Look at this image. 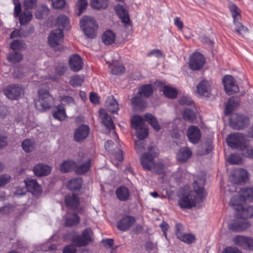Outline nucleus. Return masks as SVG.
Returning <instances> with one entry per match:
<instances>
[{
  "instance_id": "obj_29",
  "label": "nucleus",
  "mask_w": 253,
  "mask_h": 253,
  "mask_svg": "<svg viewBox=\"0 0 253 253\" xmlns=\"http://www.w3.org/2000/svg\"><path fill=\"white\" fill-rule=\"evenodd\" d=\"M192 152L191 150L186 147L180 148L177 154V159L179 162L186 161L192 155Z\"/></svg>"
},
{
  "instance_id": "obj_59",
  "label": "nucleus",
  "mask_w": 253,
  "mask_h": 253,
  "mask_svg": "<svg viewBox=\"0 0 253 253\" xmlns=\"http://www.w3.org/2000/svg\"><path fill=\"white\" fill-rule=\"evenodd\" d=\"M65 4L64 0H52V4L54 8H62L64 7Z\"/></svg>"
},
{
  "instance_id": "obj_54",
  "label": "nucleus",
  "mask_w": 253,
  "mask_h": 253,
  "mask_svg": "<svg viewBox=\"0 0 253 253\" xmlns=\"http://www.w3.org/2000/svg\"><path fill=\"white\" fill-rule=\"evenodd\" d=\"M49 13V9L46 6H43L42 9L37 11L35 16L38 19H42L46 17Z\"/></svg>"
},
{
  "instance_id": "obj_3",
  "label": "nucleus",
  "mask_w": 253,
  "mask_h": 253,
  "mask_svg": "<svg viewBox=\"0 0 253 253\" xmlns=\"http://www.w3.org/2000/svg\"><path fill=\"white\" fill-rule=\"evenodd\" d=\"M159 154V150L156 147L150 146L148 152L144 153L141 158L140 162L142 167L147 170H155L158 174H162L165 172V167L161 163L156 164L154 162V158Z\"/></svg>"
},
{
  "instance_id": "obj_57",
  "label": "nucleus",
  "mask_w": 253,
  "mask_h": 253,
  "mask_svg": "<svg viewBox=\"0 0 253 253\" xmlns=\"http://www.w3.org/2000/svg\"><path fill=\"white\" fill-rule=\"evenodd\" d=\"M88 5L87 0H79L77 4L78 8L79 11L78 13L80 15L86 8Z\"/></svg>"
},
{
  "instance_id": "obj_44",
  "label": "nucleus",
  "mask_w": 253,
  "mask_h": 253,
  "mask_svg": "<svg viewBox=\"0 0 253 253\" xmlns=\"http://www.w3.org/2000/svg\"><path fill=\"white\" fill-rule=\"evenodd\" d=\"M84 80V78L83 75H75L70 78L69 84L73 87H76L81 85Z\"/></svg>"
},
{
  "instance_id": "obj_43",
  "label": "nucleus",
  "mask_w": 253,
  "mask_h": 253,
  "mask_svg": "<svg viewBox=\"0 0 253 253\" xmlns=\"http://www.w3.org/2000/svg\"><path fill=\"white\" fill-rule=\"evenodd\" d=\"M234 30L238 35L242 37H244L248 33V30L247 27L244 26L239 21L234 22Z\"/></svg>"
},
{
  "instance_id": "obj_10",
  "label": "nucleus",
  "mask_w": 253,
  "mask_h": 253,
  "mask_svg": "<svg viewBox=\"0 0 253 253\" xmlns=\"http://www.w3.org/2000/svg\"><path fill=\"white\" fill-rule=\"evenodd\" d=\"M234 243L244 249L253 250V239L243 236H236L233 238Z\"/></svg>"
},
{
  "instance_id": "obj_58",
  "label": "nucleus",
  "mask_w": 253,
  "mask_h": 253,
  "mask_svg": "<svg viewBox=\"0 0 253 253\" xmlns=\"http://www.w3.org/2000/svg\"><path fill=\"white\" fill-rule=\"evenodd\" d=\"M11 179V176L8 174L0 175V187L4 186Z\"/></svg>"
},
{
  "instance_id": "obj_25",
  "label": "nucleus",
  "mask_w": 253,
  "mask_h": 253,
  "mask_svg": "<svg viewBox=\"0 0 253 253\" xmlns=\"http://www.w3.org/2000/svg\"><path fill=\"white\" fill-rule=\"evenodd\" d=\"M99 116L101 119L102 123L109 130L114 129V124L111 117L109 116L105 110L100 109L99 112Z\"/></svg>"
},
{
  "instance_id": "obj_17",
  "label": "nucleus",
  "mask_w": 253,
  "mask_h": 253,
  "mask_svg": "<svg viewBox=\"0 0 253 253\" xmlns=\"http://www.w3.org/2000/svg\"><path fill=\"white\" fill-rule=\"evenodd\" d=\"M187 135L191 143L197 144L201 137V130L198 126H190L187 129Z\"/></svg>"
},
{
  "instance_id": "obj_33",
  "label": "nucleus",
  "mask_w": 253,
  "mask_h": 253,
  "mask_svg": "<svg viewBox=\"0 0 253 253\" xmlns=\"http://www.w3.org/2000/svg\"><path fill=\"white\" fill-rule=\"evenodd\" d=\"M115 39V34L111 30L106 31L102 36V41L106 45L111 44L114 42Z\"/></svg>"
},
{
  "instance_id": "obj_56",
  "label": "nucleus",
  "mask_w": 253,
  "mask_h": 253,
  "mask_svg": "<svg viewBox=\"0 0 253 253\" xmlns=\"http://www.w3.org/2000/svg\"><path fill=\"white\" fill-rule=\"evenodd\" d=\"M234 97L230 98L226 105L225 113L226 115L230 114L234 110V107L236 105L234 103Z\"/></svg>"
},
{
  "instance_id": "obj_14",
  "label": "nucleus",
  "mask_w": 253,
  "mask_h": 253,
  "mask_svg": "<svg viewBox=\"0 0 253 253\" xmlns=\"http://www.w3.org/2000/svg\"><path fill=\"white\" fill-rule=\"evenodd\" d=\"M232 199H235V201L239 204H243L246 201H252L253 200V187L242 189L238 197H233Z\"/></svg>"
},
{
  "instance_id": "obj_36",
  "label": "nucleus",
  "mask_w": 253,
  "mask_h": 253,
  "mask_svg": "<svg viewBox=\"0 0 253 253\" xmlns=\"http://www.w3.org/2000/svg\"><path fill=\"white\" fill-rule=\"evenodd\" d=\"M164 94L168 98H174L177 96V92L175 88L171 86L164 85L160 89Z\"/></svg>"
},
{
  "instance_id": "obj_47",
  "label": "nucleus",
  "mask_w": 253,
  "mask_h": 253,
  "mask_svg": "<svg viewBox=\"0 0 253 253\" xmlns=\"http://www.w3.org/2000/svg\"><path fill=\"white\" fill-rule=\"evenodd\" d=\"M131 104L135 107H138L141 109L145 107L146 102L142 98V96L138 94L133 97L131 100Z\"/></svg>"
},
{
  "instance_id": "obj_52",
  "label": "nucleus",
  "mask_w": 253,
  "mask_h": 253,
  "mask_svg": "<svg viewBox=\"0 0 253 253\" xmlns=\"http://www.w3.org/2000/svg\"><path fill=\"white\" fill-rule=\"evenodd\" d=\"M135 130L136 131V136L139 140L145 138L148 135V126L146 125Z\"/></svg>"
},
{
  "instance_id": "obj_6",
  "label": "nucleus",
  "mask_w": 253,
  "mask_h": 253,
  "mask_svg": "<svg viewBox=\"0 0 253 253\" xmlns=\"http://www.w3.org/2000/svg\"><path fill=\"white\" fill-rule=\"evenodd\" d=\"M63 37L62 29L54 30L48 36V43L51 46L54 48L57 47L58 50H61L62 47L61 44L63 41Z\"/></svg>"
},
{
  "instance_id": "obj_4",
  "label": "nucleus",
  "mask_w": 253,
  "mask_h": 253,
  "mask_svg": "<svg viewBox=\"0 0 253 253\" xmlns=\"http://www.w3.org/2000/svg\"><path fill=\"white\" fill-rule=\"evenodd\" d=\"M80 23L81 28L87 37L91 39L95 38L98 25L94 18L88 16H84Z\"/></svg>"
},
{
  "instance_id": "obj_18",
  "label": "nucleus",
  "mask_w": 253,
  "mask_h": 253,
  "mask_svg": "<svg viewBox=\"0 0 253 253\" xmlns=\"http://www.w3.org/2000/svg\"><path fill=\"white\" fill-rule=\"evenodd\" d=\"M89 132V127L84 125L79 126L75 129L74 138L76 141L81 142L85 139L88 135Z\"/></svg>"
},
{
  "instance_id": "obj_24",
  "label": "nucleus",
  "mask_w": 253,
  "mask_h": 253,
  "mask_svg": "<svg viewBox=\"0 0 253 253\" xmlns=\"http://www.w3.org/2000/svg\"><path fill=\"white\" fill-rule=\"evenodd\" d=\"M253 141L247 138L239 150L245 157L253 159Z\"/></svg>"
},
{
  "instance_id": "obj_1",
  "label": "nucleus",
  "mask_w": 253,
  "mask_h": 253,
  "mask_svg": "<svg viewBox=\"0 0 253 253\" xmlns=\"http://www.w3.org/2000/svg\"><path fill=\"white\" fill-rule=\"evenodd\" d=\"M205 181L203 178L194 180L193 183V190L189 194H184L178 201L179 206L183 209H190L200 205L206 198V194L204 189Z\"/></svg>"
},
{
  "instance_id": "obj_50",
  "label": "nucleus",
  "mask_w": 253,
  "mask_h": 253,
  "mask_svg": "<svg viewBox=\"0 0 253 253\" xmlns=\"http://www.w3.org/2000/svg\"><path fill=\"white\" fill-rule=\"evenodd\" d=\"M23 59V55L17 52H11L8 56V60L12 63L19 62Z\"/></svg>"
},
{
  "instance_id": "obj_48",
  "label": "nucleus",
  "mask_w": 253,
  "mask_h": 253,
  "mask_svg": "<svg viewBox=\"0 0 253 253\" xmlns=\"http://www.w3.org/2000/svg\"><path fill=\"white\" fill-rule=\"evenodd\" d=\"M111 72L114 75H120L125 72V68L121 64H115L113 63L110 66Z\"/></svg>"
},
{
  "instance_id": "obj_53",
  "label": "nucleus",
  "mask_w": 253,
  "mask_h": 253,
  "mask_svg": "<svg viewBox=\"0 0 253 253\" xmlns=\"http://www.w3.org/2000/svg\"><path fill=\"white\" fill-rule=\"evenodd\" d=\"M228 162L233 165H239L242 163V158L239 155L232 154L227 158Z\"/></svg>"
},
{
  "instance_id": "obj_9",
  "label": "nucleus",
  "mask_w": 253,
  "mask_h": 253,
  "mask_svg": "<svg viewBox=\"0 0 253 253\" xmlns=\"http://www.w3.org/2000/svg\"><path fill=\"white\" fill-rule=\"evenodd\" d=\"M4 94L11 100H17L21 97L23 89L21 85L11 84L6 86L3 90Z\"/></svg>"
},
{
  "instance_id": "obj_22",
  "label": "nucleus",
  "mask_w": 253,
  "mask_h": 253,
  "mask_svg": "<svg viewBox=\"0 0 253 253\" xmlns=\"http://www.w3.org/2000/svg\"><path fill=\"white\" fill-rule=\"evenodd\" d=\"M27 191H29L34 195L38 194L42 191L40 185L37 180L34 179L27 178L24 180Z\"/></svg>"
},
{
  "instance_id": "obj_20",
  "label": "nucleus",
  "mask_w": 253,
  "mask_h": 253,
  "mask_svg": "<svg viewBox=\"0 0 253 253\" xmlns=\"http://www.w3.org/2000/svg\"><path fill=\"white\" fill-rule=\"evenodd\" d=\"M249 123V120L247 117L238 116L236 117V120L233 118L231 119L230 125L234 129H240L246 126Z\"/></svg>"
},
{
  "instance_id": "obj_38",
  "label": "nucleus",
  "mask_w": 253,
  "mask_h": 253,
  "mask_svg": "<svg viewBox=\"0 0 253 253\" xmlns=\"http://www.w3.org/2000/svg\"><path fill=\"white\" fill-rule=\"evenodd\" d=\"M145 120L154 128L156 131L160 129V126L156 120V118L150 114H146L144 116Z\"/></svg>"
},
{
  "instance_id": "obj_13",
  "label": "nucleus",
  "mask_w": 253,
  "mask_h": 253,
  "mask_svg": "<svg viewBox=\"0 0 253 253\" xmlns=\"http://www.w3.org/2000/svg\"><path fill=\"white\" fill-rule=\"evenodd\" d=\"M211 84L205 80H202L196 86V93L201 96L209 97L211 93Z\"/></svg>"
},
{
  "instance_id": "obj_34",
  "label": "nucleus",
  "mask_w": 253,
  "mask_h": 253,
  "mask_svg": "<svg viewBox=\"0 0 253 253\" xmlns=\"http://www.w3.org/2000/svg\"><path fill=\"white\" fill-rule=\"evenodd\" d=\"M53 116L55 119L59 121L65 120L67 116L64 107L62 105L57 106L53 111Z\"/></svg>"
},
{
  "instance_id": "obj_31",
  "label": "nucleus",
  "mask_w": 253,
  "mask_h": 253,
  "mask_svg": "<svg viewBox=\"0 0 253 253\" xmlns=\"http://www.w3.org/2000/svg\"><path fill=\"white\" fill-rule=\"evenodd\" d=\"M90 5L92 8L96 10L106 9L109 5L108 0H91Z\"/></svg>"
},
{
  "instance_id": "obj_5",
  "label": "nucleus",
  "mask_w": 253,
  "mask_h": 253,
  "mask_svg": "<svg viewBox=\"0 0 253 253\" xmlns=\"http://www.w3.org/2000/svg\"><path fill=\"white\" fill-rule=\"evenodd\" d=\"M39 98L35 101L36 108L40 111L49 109L54 98L46 90L41 89L38 92Z\"/></svg>"
},
{
  "instance_id": "obj_8",
  "label": "nucleus",
  "mask_w": 253,
  "mask_h": 253,
  "mask_svg": "<svg viewBox=\"0 0 253 253\" xmlns=\"http://www.w3.org/2000/svg\"><path fill=\"white\" fill-rule=\"evenodd\" d=\"M247 137L241 133H234L229 135L227 138V145L232 148L240 150Z\"/></svg>"
},
{
  "instance_id": "obj_55",
  "label": "nucleus",
  "mask_w": 253,
  "mask_h": 253,
  "mask_svg": "<svg viewBox=\"0 0 253 253\" xmlns=\"http://www.w3.org/2000/svg\"><path fill=\"white\" fill-rule=\"evenodd\" d=\"M11 48L13 50H20L25 47V44L20 40H15L10 44Z\"/></svg>"
},
{
  "instance_id": "obj_60",
  "label": "nucleus",
  "mask_w": 253,
  "mask_h": 253,
  "mask_svg": "<svg viewBox=\"0 0 253 253\" xmlns=\"http://www.w3.org/2000/svg\"><path fill=\"white\" fill-rule=\"evenodd\" d=\"M145 144L141 140L135 142V149L138 153H141L144 149Z\"/></svg>"
},
{
  "instance_id": "obj_37",
  "label": "nucleus",
  "mask_w": 253,
  "mask_h": 253,
  "mask_svg": "<svg viewBox=\"0 0 253 253\" xmlns=\"http://www.w3.org/2000/svg\"><path fill=\"white\" fill-rule=\"evenodd\" d=\"M82 184V179L81 178H76L71 179L67 184L68 189L71 190H77L81 188Z\"/></svg>"
},
{
  "instance_id": "obj_49",
  "label": "nucleus",
  "mask_w": 253,
  "mask_h": 253,
  "mask_svg": "<svg viewBox=\"0 0 253 253\" xmlns=\"http://www.w3.org/2000/svg\"><path fill=\"white\" fill-rule=\"evenodd\" d=\"M33 18L31 11H24L20 16L19 21L21 24H25L30 22Z\"/></svg>"
},
{
  "instance_id": "obj_62",
  "label": "nucleus",
  "mask_w": 253,
  "mask_h": 253,
  "mask_svg": "<svg viewBox=\"0 0 253 253\" xmlns=\"http://www.w3.org/2000/svg\"><path fill=\"white\" fill-rule=\"evenodd\" d=\"M222 253H242V252L236 247H229L225 249Z\"/></svg>"
},
{
  "instance_id": "obj_63",
  "label": "nucleus",
  "mask_w": 253,
  "mask_h": 253,
  "mask_svg": "<svg viewBox=\"0 0 253 253\" xmlns=\"http://www.w3.org/2000/svg\"><path fill=\"white\" fill-rule=\"evenodd\" d=\"M8 144L7 136L4 134H0V149L6 146Z\"/></svg>"
},
{
  "instance_id": "obj_46",
  "label": "nucleus",
  "mask_w": 253,
  "mask_h": 253,
  "mask_svg": "<svg viewBox=\"0 0 253 253\" xmlns=\"http://www.w3.org/2000/svg\"><path fill=\"white\" fill-rule=\"evenodd\" d=\"M182 116L185 121L190 122H192L196 118L194 111L189 108H186L183 111Z\"/></svg>"
},
{
  "instance_id": "obj_21",
  "label": "nucleus",
  "mask_w": 253,
  "mask_h": 253,
  "mask_svg": "<svg viewBox=\"0 0 253 253\" xmlns=\"http://www.w3.org/2000/svg\"><path fill=\"white\" fill-rule=\"evenodd\" d=\"M135 222V218L131 216H126L122 218L117 223L118 228L122 231L128 229Z\"/></svg>"
},
{
  "instance_id": "obj_12",
  "label": "nucleus",
  "mask_w": 253,
  "mask_h": 253,
  "mask_svg": "<svg viewBox=\"0 0 253 253\" xmlns=\"http://www.w3.org/2000/svg\"><path fill=\"white\" fill-rule=\"evenodd\" d=\"M223 82L225 91L228 95L233 94L239 91V87L231 76H225L223 79Z\"/></svg>"
},
{
  "instance_id": "obj_19",
  "label": "nucleus",
  "mask_w": 253,
  "mask_h": 253,
  "mask_svg": "<svg viewBox=\"0 0 253 253\" xmlns=\"http://www.w3.org/2000/svg\"><path fill=\"white\" fill-rule=\"evenodd\" d=\"M69 65L71 70L78 72L83 68V62L79 55L73 54L69 58Z\"/></svg>"
},
{
  "instance_id": "obj_26",
  "label": "nucleus",
  "mask_w": 253,
  "mask_h": 253,
  "mask_svg": "<svg viewBox=\"0 0 253 253\" xmlns=\"http://www.w3.org/2000/svg\"><path fill=\"white\" fill-rule=\"evenodd\" d=\"M115 10L117 15L122 20V22L124 23L126 26L128 25L129 24V18L126 9L122 5L117 4L115 6Z\"/></svg>"
},
{
  "instance_id": "obj_11",
  "label": "nucleus",
  "mask_w": 253,
  "mask_h": 253,
  "mask_svg": "<svg viewBox=\"0 0 253 253\" xmlns=\"http://www.w3.org/2000/svg\"><path fill=\"white\" fill-rule=\"evenodd\" d=\"M205 63V58L199 52H195L190 56L189 65L193 70H198L203 67Z\"/></svg>"
},
{
  "instance_id": "obj_27",
  "label": "nucleus",
  "mask_w": 253,
  "mask_h": 253,
  "mask_svg": "<svg viewBox=\"0 0 253 253\" xmlns=\"http://www.w3.org/2000/svg\"><path fill=\"white\" fill-rule=\"evenodd\" d=\"M65 202L66 206L73 210L76 209L80 203L79 197L75 194L69 195L66 196Z\"/></svg>"
},
{
  "instance_id": "obj_7",
  "label": "nucleus",
  "mask_w": 253,
  "mask_h": 253,
  "mask_svg": "<svg viewBox=\"0 0 253 253\" xmlns=\"http://www.w3.org/2000/svg\"><path fill=\"white\" fill-rule=\"evenodd\" d=\"M93 232L91 229L84 230L81 236H77L73 238V241L79 247L85 246L92 242Z\"/></svg>"
},
{
  "instance_id": "obj_40",
  "label": "nucleus",
  "mask_w": 253,
  "mask_h": 253,
  "mask_svg": "<svg viewBox=\"0 0 253 253\" xmlns=\"http://www.w3.org/2000/svg\"><path fill=\"white\" fill-rule=\"evenodd\" d=\"M75 163L71 160L64 161L60 167V170L64 173L68 172L75 167Z\"/></svg>"
},
{
  "instance_id": "obj_23",
  "label": "nucleus",
  "mask_w": 253,
  "mask_h": 253,
  "mask_svg": "<svg viewBox=\"0 0 253 253\" xmlns=\"http://www.w3.org/2000/svg\"><path fill=\"white\" fill-rule=\"evenodd\" d=\"M33 172L37 176H42L48 175L51 172V168L48 165L40 163L34 166Z\"/></svg>"
},
{
  "instance_id": "obj_2",
  "label": "nucleus",
  "mask_w": 253,
  "mask_h": 253,
  "mask_svg": "<svg viewBox=\"0 0 253 253\" xmlns=\"http://www.w3.org/2000/svg\"><path fill=\"white\" fill-rule=\"evenodd\" d=\"M235 199H231L230 204L237 211V220L230 224L229 229L234 232H242L246 230L250 226V223L243 220L253 216V207L249 206L243 208V204L236 202Z\"/></svg>"
},
{
  "instance_id": "obj_35",
  "label": "nucleus",
  "mask_w": 253,
  "mask_h": 253,
  "mask_svg": "<svg viewBox=\"0 0 253 253\" xmlns=\"http://www.w3.org/2000/svg\"><path fill=\"white\" fill-rule=\"evenodd\" d=\"M23 150L27 153L32 152L36 148V144L34 140L30 139H26L21 144Z\"/></svg>"
},
{
  "instance_id": "obj_28",
  "label": "nucleus",
  "mask_w": 253,
  "mask_h": 253,
  "mask_svg": "<svg viewBox=\"0 0 253 253\" xmlns=\"http://www.w3.org/2000/svg\"><path fill=\"white\" fill-rule=\"evenodd\" d=\"M117 198L121 201H126L128 200L130 193L128 188L125 186H120L116 190Z\"/></svg>"
},
{
  "instance_id": "obj_61",
  "label": "nucleus",
  "mask_w": 253,
  "mask_h": 253,
  "mask_svg": "<svg viewBox=\"0 0 253 253\" xmlns=\"http://www.w3.org/2000/svg\"><path fill=\"white\" fill-rule=\"evenodd\" d=\"M24 4L26 8L31 9L36 5L37 0H25Z\"/></svg>"
},
{
  "instance_id": "obj_45",
  "label": "nucleus",
  "mask_w": 253,
  "mask_h": 253,
  "mask_svg": "<svg viewBox=\"0 0 253 253\" xmlns=\"http://www.w3.org/2000/svg\"><path fill=\"white\" fill-rule=\"evenodd\" d=\"M55 24L59 29L67 28L69 25V21L67 16L65 15L59 16L55 21Z\"/></svg>"
},
{
  "instance_id": "obj_51",
  "label": "nucleus",
  "mask_w": 253,
  "mask_h": 253,
  "mask_svg": "<svg viewBox=\"0 0 253 253\" xmlns=\"http://www.w3.org/2000/svg\"><path fill=\"white\" fill-rule=\"evenodd\" d=\"M177 238L181 241L187 243L191 244L195 240V237L189 234H177Z\"/></svg>"
},
{
  "instance_id": "obj_15",
  "label": "nucleus",
  "mask_w": 253,
  "mask_h": 253,
  "mask_svg": "<svg viewBox=\"0 0 253 253\" xmlns=\"http://www.w3.org/2000/svg\"><path fill=\"white\" fill-rule=\"evenodd\" d=\"M77 165V172L79 174H82L89 170L90 167V159L86 156H83V154H80L79 157H81Z\"/></svg>"
},
{
  "instance_id": "obj_16",
  "label": "nucleus",
  "mask_w": 253,
  "mask_h": 253,
  "mask_svg": "<svg viewBox=\"0 0 253 253\" xmlns=\"http://www.w3.org/2000/svg\"><path fill=\"white\" fill-rule=\"evenodd\" d=\"M248 178V172L243 169H240L235 171V173L230 175V181L236 184H241L246 181Z\"/></svg>"
},
{
  "instance_id": "obj_42",
  "label": "nucleus",
  "mask_w": 253,
  "mask_h": 253,
  "mask_svg": "<svg viewBox=\"0 0 253 253\" xmlns=\"http://www.w3.org/2000/svg\"><path fill=\"white\" fill-rule=\"evenodd\" d=\"M153 91V89L151 85L146 84L139 88L138 93L141 96L148 97L152 94Z\"/></svg>"
},
{
  "instance_id": "obj_64",
  "label": "nucleus",
  "mask_w": 253,
  "mask_h": 253,
  "mask_svg": "<svg viewBox=\"0 0 253 253\" xmlns=\"http://www.w3.org/2000/svg\"><path fill=\"white\" fill-rule=\"evenodd\" d=\"M76 248L73 245L67 246L63 251V253H76Z\"/></svg>"
},
{
  "instance_id": "obj_30",
  "label": "nucleus",
  "mask_w": 253,
  "mask_h": 253,
  "mask_svg": "<svg viewBox=\"0 0 253 253\" xmlns=\"http://www.w3.org/2000/svg\"><path fill=\"white\" fill-rule=\"evenodd\" d=\"M80 219L77 214L67 213L65 216V225L67 227L76 225L79 223Z\"/></svg>"
},
{
  "instance_id": "obj_41",
  "label": "nucleus",
  "mask_w": 253,
  "mask_h": 253,
  "mask_svg": "<svg viewBox=\"0 0 253 253\" xmlns=\"http://www.w3.org/2000/svg\"><path fill=\"white\" fill-rule=\"evenodd\" d=\"M146 125L144 123L143 118L140 116H134L131 119V126L133 128L138 129Z\"/></svg>"
},
{
  "instance_id": "obj_39",
  "label": "nucleus",
  "mask_w": 253,
  "mask_h": 253,
  "mask_svg": "<svg viewBox=\"0 0 253 253\" xmlns=\"http://www.w3.org/2000/svg\"><path fill=\"white\" fill-rule=\"evenodd\" d=\"M229 7L231 12L234 22L239 21L241 18V11L240 9L234 3H230Z\"/></svg>"
},
{
  "instance_id": "obj_32",
  "label": "nucleus",
  "mask_w": 253,
  "mask_h": 253,
  "mask_svg": "<svg viewBox=\"0 0 253 253\" xmlns=\"http://www.w3.org/2000/svg\"><path fill=\"white\" fill-rule=\"evenodd\" d=\"M106 105L108 111L112 113L117 112L119 109L118 102L113 96H110L107 98Z\"/></svg>"
}]
</instances>
